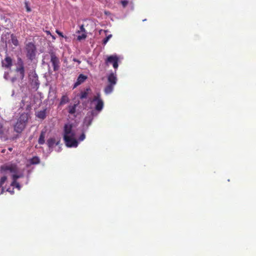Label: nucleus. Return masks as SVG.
Masks as SVG:
<instances>
[{
    "label": "nucleus",
    "mask_w": 256,
    "mask_h": 256,
    "mask_svg": "<svg viewBox=\"0 0 256 256\" xmlns=\"http://www.w3.org/2000/svg\"><path fill=\"white\" fill-rule=\"evenodd\" d=\"M34 78H35L34 80V81L33 80L32 82H34V84H35L36 86H37L38 85V84H39V83H38V78H37V76H36V77H35Z\"/></svg>",
    "instance_id": "nucleus-31"
},
{
    "label": "nucleus",
    "mask_w": 256,
    "mask_h": 256,
    "mask_svg": "<svg viewBox=\"0 0 256 256\" xmlns=\"http://www.w3.org/2000/svg\"><path fill=\"white\" fill-rule=\"evenodd\" d=\"M22 106H23L24 105V100H22Z\"/></svg>",
    "instance_id": "nucleus-37"
},
{
    "label": "nucleus",
    "mask_w": 256,
    "mask_h": 256,
    "mask_svg": "<svg viewBox=\"0 0 256 256\" xmlns=\"http://www.w3.org/2000/svg\"><path fill=\"white\" fill-rule=\"evenodd\" d=\"M22 176V174H18V173L12 174V181H14V182H16V181L17 180V179Z\"/></svg>",
    "instance_id": "nucleus-23"
},
{
    "label": "nucleus",
    "mask_w": 256,
    "mask_h": 256,
    "mask_svg": "<svg viewBox=\"0 0 256 256\" xmlns=\"http://www.w3.org/2000/svg\"><path fill=\"white\" fill-rule=\"evenodd\" d=\"M4 152V150H2V152Z\"/></svg>",
    "instance_id": "nucleus-41"
},
{
    "label": "nucleus",
    "mask_w": 256,
    "mask_h": 256,
    "mask_svg": "<svg viewBox=\"0 0 256 256\" xmlns=\"http://www.w3.org/2000/svg\"><path fill=\"white\" fill-rule=\"evenodd\" d=\"M91 88L88 87L86 88L84 90L81 91L78 95L80 100L86 99L91 92Z\"/></svg>",
    "instance_id": "nucleus-13"
},
{
    "label": "nucleus",
    "mask_w": 256,
    "mask_h": 256,
    "mask_svg": "<svg viewBox=\"0 0 256 256\" xmlns=\"http://www.w3.org/2000/svg\"><path fill=\"white\" fill-rule=\"evenodd\" d=\"M108 84L104 88V92L105 94H108L112 93L114 90V86L117 82V77L116 71L110 74L107 77Z\"/></svg>",
    "instance_id": "nucleus-1"
},
{
    "label": "nucleus",
    "mask_w": 256,
    "mask_h": 256,
    "mask_svg": "<svg viewBox=\"0 0 256 256\" xmlns=\"http://www.w3.org/2000/svg\"><path fill=\"white\" fill-rule=\"evenodd\" d=\"M8 150H9L10 151H12V148H8Z\"/></svg>",
    "instance_id": "nucleus-38"
},
{
    "label": "nucleus",
    "mask_w": 256,
    "mask_h": 256,
    "mask_svg": "<svg viewBox=\"0 0 256 256\" xmlns=\"http://www.w3.org/2000/svg\"><path fill=\"white\" fill-rule=\"evenodd\" d=\"M10 38L12 44L14 46H18L19 44V42L16 36H14V34H12L10 36Z\"/></svg>",
    "instance_id": "nucleus-19"
},
{
    "label": "nucleus",
    "mask_w": 256,
    "mask_h": 256,
    "mask_svg": "<svg viewBox=\"0 0 256 256\" xmlns=\"http://www.w3.org/2000/svg\"><path fill=\"white\" fill-rule=\"evenodd\" d=\"M50 62L52 63L54 72L58 71L60 68V61L59 58L56 56V54L52 52L50 53Z\"/></svg>",
    "instance_id": "nucleus-6"
},
{
    "label": "nucleus",
    "mask_w": 256,
    "mask_h": 256,
    "mask_svg": "<svg viewBox=\"0 0 256 256\" xmlns=\"http://www.w3.org/2000/svg\"><path fill=\"white\" fill-rule=\"evenodd\" d=\"M53 39H55V37L54 36L51 35Z\"/></svg>",
    "instance_id": "nucleus-40"
},
{
    "label": "nucleus",
    "mask_w": 256,
    "mask_h": 256,
    "mask_svg": "<svg viewBox=\"0 0 256 256\" xmlns=\"http://www.w3.org/2000/svg\"><path fill=\"white\" fill-rule=\"evenodd\" d=\"M18 120L22 122H24V124H26V122H28V115L27 114H26V113H24V114H22L19 118L18 119Z\"/></svg>",
    "instance_id": "nucleus-14"
},
{
    "label": "nucleus",
    "mask_w": 256,
    "mask_h": 256,
    "mask_svg": "<svg viewBox=\"0 0 256 256\" xmlns=\"http://www.w3.org/2000/svg\"><path fill=\"white\" fill-rule=\"evenodd\" d=\"M7 179V178L6 176H4L1 178L0 180V188L2 187L4 184L5 182Z\"/></svg>",
    "instance_id": "nucleus-24"
},
{
    "label": "nucleus",
    "mask_w": 256,
    "mask_h": 256,
    "mask_svg": "<svg viewBox=\"0 0 256 256\" xmlns=\"http://www.w3.org/2000/svg\"><path fill=\"white\" fill-rule=\"evenodd\" d=\"M89 114H90V112L88 113L87 115L88 116ZM87 119H88V124L90 125V117H88V116H86V120Z\"/></svg>",
    "instance_id": "nucleus-35"
},
{
    "label": "nucleus",
    "mask_w": 256,
    "mask_h": 256,
    "mask_svg": "<svg viewBox=\"0 0 256 256\" xmlns=\"http://www.w3.org/2000/svg\"><path fill=\"white\" fill-rule=\"evenodd\" d=\"M12 186H15L18 190H20V186L19 184V183L17 182V180L16 181V182H14V181H12Z\"/></svg>",
    "instance_id": "nucleus-26"
},
{
    "label": "nucleus",
    "mask_w": 256,
    "mask_h": 256,
    "mask_svg": "<svg viewBox=\"0 0 256 256\" xmlns=\"http://www.w3.org/2000/svg\"><path fill=\"white\" fill-rule=\"evenodd\" d=\"M45 134L44 132H42L38 138V143L40 144H43L44 143Z\"/></svg>",
    "instance_id": "nucleus-20"
},
{
    "label": "nucleus",
    "mask_w": 256,
    "mask_h": 256,
    "mask_svg": "<svg viewBox=\"0 0 256 256\" xmlns=\"http://www.w3.org/2000/svg\"><path fill=\"white\" fill-rule=\"evenodd\" d=\"M26 124L18 120L16 123L14 125V130L18 133H20L25 128Z\"/></svg>",
    "instance_id": "nucleus-11"
},
{
    "label": "nucleus",
    "mask_w": 256,
    "mask_h": 256,
    "mask_svg": "<svg viewBox=\"0 0 256 256\" xmlns=\"http://www.w3.org/2000/svg\"><path fill=\"white\" fill-rule=\"evenodd\" d=\"M56 33H57V34H58L60 36L62 37V38H64V35H63V34H62V32H60V31H59V30H56Z\"/></svg>",
    "instance_id": "nucleus-32"
},
{
    "label": "nucleus",
    "mask_w": 256,
    "mask_h": 256,
    "mask_svg": "<svg viewBox=\"0 0 256 256\" xmlns=\"http://www.w3.org/2000/svg\"><path fill=\"white\" fill-rule=\"evenodd\" d=\"M25 4H26V11L28 12H30L31 10H30V8L28 6V4L26 2Z\"/></svg>",
    "instance_id": "nucleus-33"
},
{
    "label": "nucleus",
    "mask_w": 256,
    "mask_h": 256,
    "mask_svg": "<svg viewBox=\"0 0 256 256\" xmlns=\"http://www.w3.org/2000/svg\"><path fill=\"white\" fill-rule=\"evenodd\" d=\"M76 106H77L76 104H74L72 106H68V112L70 114H74L76 112Z\"/></svg>",
    "instance_id": "nucleus-21"
},
{
    "label": "nucleus",
    "mask_w": 256,
    "mask_h": 256,
    "mask_svg": "<svg viewBox=\"0 0 256 256\" xmlns=\"http://www.w3.org/2000/svg\"><path fill=\"white\" fill-rule=\"evenodd\" d=\"M26 56L28 60H33L36 56V46L32 42H29L26 45Z\"/></svg>",
    "instance_id": "nucleus-2"
},
{
    "label": "nucleus",
    "mask_w": 256,
    "mask_h": 256,
    "mask_svg": "<svg viewBox=\"0 0 256 256\" xmlns=\"http://www.w3.org/2000/svg\"><path fill=\"white\" fill-rule=\"evenodd\" d=\"M0 171L2 174H6L8 172L12 174H16L18 172V168L16 164L9 162L1 166Z\"/></svg>",
    "instance_id": "nucleus-3"
},
{
    "label": "nucleus",
    "mask_w": 256,
    "mask_h": 256,
    "mask_svg": "<svg viewBox=\"0 0 256 256\" xmlns=\"http://www.w3.org/2000/svg\"><path fill=\"white\" fill-rule=\"evenodd\" d=\"M29 162L30 164H36L40 163V160L38 156H35L30 159Z\"/></svg>",
    "instance_id": "nucleus-17"
},
{
    "label": "nucleus",
    "mask_w": 256,
    "mask_h": 256,
    "mask_svg": "<svg viewBox=\"0 0 256 256\" xmlns=\"http://www.w3.org/2000/svg\"><path fill=\"white\" fill-rule=\"evenodd\" d=\"M15 72L18 74L20 78L22 80L25 76L24 62L22 58L18 57L16 64Z\"/></svg>",
    "instance_id": "nucleus-4"
},
{
    "label": "nucleus",
    "mask_w": 256,
    "mask_h": 256,
    "mask_svg": "<svg viewBox=\"0 0 256 256\" xmlns=\"http://www.w3.org/2000/svg\"><path fill=\"white\" fill-rule=\"evenodd\" d=\"M69 101H70L69 98H68V96H66V95L62 96L60 99V104L64 105V104L68 102Z\"/></svg>",
    "instance_id": "nucleus-18"
},
{
    "label": "nucleus",
    "mask_w": 256,
    "mask_h": 256,
    "mask_svg": "<svg viewBox=\"0 0 256 256\" xmlns=\"http://www.w3.org/2000/svg\"><path fill=\"white\" fill-rule=\"evenodd\" d=\"M88 78L86 76H84L83 74H80L76 80V82L74 83V88H76L79 85L81 84Z\"/></svg>",
    "instance_id": "nucleus-12"
},
{
    "label": "nucleus",
    "mask_w": 256,
    "mask_h": 256,
    "mask_svg": "<svg viewBox=\"0 0 256 256\" xmlns=\"http://www.w3.org/2000/svg\"><path fill=\"white\" fill-rule=\"evenodd\" d=\"M36 116L40 119L44 120L46 118V110L38 112Z\"/></svg>",
    "instance_id": "nucleus-15"
},
{
    "label": "nucleus",
    "mask_w": 256,
    "mask_h": 256,
    "mask_svg": "<svg viewBox=\"0 0 256 256\" xmlns=\"http://www.w3.org/2000/svg\"><path fill=\"white\" fill-rule=\"evenodd\" d=\"M80 34L77 36V40H84L86 38V32H82V34Z\"/></svg>",
    "instance_id": "nucleus-22"
},
{
    "label": "nucleus",
    "mask_w": 256,
    "mask_h": 256,
    "mask_svg": "<svg viewBox=\"0 0 256 256\" xmlns=\"http://www.w3.org/2000/svg\"><path fill=\"white\" fill-rule=\"evenodd\" d=\"M92 102H96V104L95 106V109L97 111H101L104 108V101L101 98V94L100 92L96 93L92 98Z\"/></svg>",
    "instance_id": "nucleus-5"
},
{
    "label": "nucleus",
    "mask_w": 256,
    "mask_h": 256,
    "mask_svg": "<svg viewBox=\"0 0 256 256\" xmlns=\"http://www.w3.org/2000/svg\"><path fill=\"white\" fill-rule=\"evenodd\" d=\"M94 110H92L90 112V116H92V117L94 116Z\"/></svg>",
    "instance_id": "nucleus-36"
},
{
    "label": "nucleus",
    "mask_w": 256,
    "mask_h": 256,
    "mask_svg": "<svg viewBox=\"0 0 256 256\" xmlns=\"http://www.w3.org/2000/svg\"><path fill=\"white\" fill-rule=\"evenodd\" d=\"M74 136H64L66 146L68 147H76L78 145V141L74 138Z\"/></svg>",
    "instance_id": "nucleus-7"
},
{
    "label": "nucleus",
    "mask_w": 256,
    "mask_h": 256,
    "mask_svg": "<svg viewBox=\"0 0 256 256\" xmlns=\"http://www.w3.org/2000/svg\"><path fill=\"white\" fill-rule=\"evenodd\" d=\"M46 32H47L48 34H50L51 35L50 32V31H47Z\"/></svg>",
    "instance_id": "nucleus-39"
},
{
    "label": "nucleus",
    "mask_w": 256,
    "mask_h": 256,
    "mask_svg": "<svg viewBox=\"0 0 256 256\" xmlns=\"http://www.w3.org/2000/svg\"><path fill=\"white\" fill-rule=\"evenodd\" d=\"M121 3L124 7H126L128 4V1L126 0H124L122 1Z\"/></svg>",
    "instance_id": "nucleus-30"
},
{
    "label": "nucleus",
    "mask_w": 256,
    "mask_h": 256,
    "mask_svg": "<svg viewBox=\"0 0 256 256\" xmlns=\"http://www.w3.org/2000/svg\"><path fill=\"white\" fill-rule=\"evenodd\" d=\"M112 36V34H109L108 36H107L106 38H105L102 41V44H106L108 40Z\"/></svg>",
    "instance_id": "nucleus-25"
},
{
    "label": "nucleus",
    "mask_w": 256,
    "mask_h": 256,
    "mask_svg": "<svg viewBox=\"0 0 256 256\" xmlns=\"http://www.w3.org/2000/svg\"><path fill=\"white\" fill-rule=\"evenodd\" d=\"M73 61L76 62H78L79 64L81 62H80V60H78V59H76V58H74L73 59Z\"/></svg>",
    "instance_id": "nucleus-34"
},
{
    "label": "nucleus",
    "mask_w": 256,
    "mask_h": 256,
    "mask_svg": "<svg viewBox=\"0 0 256 256\" xmlns=\"http://www.w3.org/2000/svg\"><path fill=\"white\" fill-rule=\"evenodd\" d=\"M72 126L70 124H67L64 126V136H74V133L72 130Z\"/></svg>",
    "instance_id": "nucleus-9"
},
{
    "label": "nucleus",
    "mask_w": 256,
    "mask_h": 256,
    "mask_svg": "<svg viewBox=\"0 0 256 256\" xmlns=\"http://www.w3.org/2000/svg\"><path fill=\"white\" fill-rule=\"evenodd\" d=\"M47 144L49 148H52L54 146V145L58 144V142H56V140L54 138H50L47 140Z\"/></svg>",
    "instance_id": "nucleus-16"
},
{
    "label": "nucleus",
    "mask_w": 256,
    "mask_h": 256,
    "mask_svg": "<svg viewBox=\"0 0 256 256\" xmlns=\"http://www.w3.org/2000/svg\"><path fill=\"white\" fill-rule=\"evenodd\" d=\"M2 66L6 68H10L12 65V58L7 56L2 62Z\"/></svg>",
    "instance_id": "nucleus-10"
},
{
    "label": "nucleus",
    "mask_w": 256,
    "mask_h": 256,
    "mask_svg": "<svg viewBox=\"0 0 256 256\" xmlns=\"http://www.w3.org/2000/svg\"><path fill=\"white\" fill-rule=\"evenodd\" d=\"M80 32H85V29H84V26H83V25H82V26H80V30H78V33L80 34Z\"/></svg>",
    "instance_id": "nucleus-28"
},
{
    "label": "nucleus",
    "mask_w": 256,
    "mask_h": 256,
    "mask_svg": "<svg viewBox=\"0 0 256 256\" xmlns=\"http://www.w3.org/2000/svg\"><path fill=\"white\" fill-rule=\"evenodd\" d=\"M86 138V136L84 134V133H82L80 136L79 137V140L80 141H82L83 140H84V139L85 138Z\"/></svg>",
    "instance_id": "nucleus-29"
},
{
    "label": "nucleus",
    "mask_w": 256,
    "mask_h": 256,
    "mask_svg": "<svg viewBox=\"0 0 256 256\" xmlns=\"http://www.w3.org/2000/svg\"><path fill=\"white\" fill-rule=\"evenodd\" d=\"M4 135V130L2 124L0 122V138H2Z\"/></svg>",
    "instance_id": "nucleus-27"
},
{
    "label": "nucleus",
    "mask_w": 256,
    "mask_h": 256,
    "mask_svg": "<svg viewBox=\"0 0 256 256\" xmlns=\"http://www.w3.org/2000/svg\"><path fill=\"white\" fill-rule=\"evenodd\" d=\"M118 58L116 56H110L108 57L106 60V64L108 66L109 64H112L114 68L116 69L118 68Z\"/></svg>",
    "instance_id": "nucleus-8"
}]
</instances>
